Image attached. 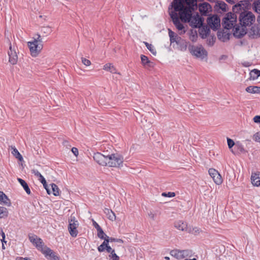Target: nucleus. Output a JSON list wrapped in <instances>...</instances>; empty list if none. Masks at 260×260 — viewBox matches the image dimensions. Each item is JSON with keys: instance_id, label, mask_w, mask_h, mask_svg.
<instances>
[{"instance_id": "nucleus-1", "label": "nucleus", "mask_w": 260, "mask_h": 260, "mask_svg": "<svg viewBox=\"0 0 260 260\" xmlns=\"http://www.w3.org/2000/svg\"><path fill=\"white\" fill-rule=\"evenodd\" d=\"M184 0H174L172 3V7L174 8L175 11L179 12V14L181 12L183 13L192 12L197 8L196 0H185L186 6L184 5Z\"/></svg>"}, {"instance_id": "nucleus-2", "label": "nucleus", "mask_w": 260, "mask_h": 260, "mask_svg": "<svg viewBox=\"0 0 260 260\" xmlns=\"http://www.w3.org/2000/svg\"><path fill=\"white\" fill-rule=\"evenodd\" d=\"M30 241L40 250L46 257H49L50 258L54 260H59V257L55 255L54 252L49 248L44 246L43 240L37 237L36 235H33L29 236Z\"/></svg>"}, {"instance_id": "nucleus-3", "label": "nucleus", "mask_w": 260, "mask_h": 260, "mask_svg": "<svg viewBox=\"0 0 260 260\" xmlns=\"http://www.w3.org/2000/svg\"><path fill=\"white\" fill-rule=\"evenodd\" d=\"M179 17L182 21L188 22L192 27H200L203 25V20L198 13L192 15V12L186 13L181 12L179 14Z\"/></svg>"}, {"instance_id": "nucleus-4", "label": "nucleus", "mask_w": 260, "mask_h": 260, "mask_svg": "<svg viewBox=\"0 0 260 260\" xmlns=\"http://www.w3.org/2000/svg\"><path fill=\"white\" fill-rule=\"evenodd\" d=\"M239 19L240 24L246 27L255 22V17L251 12L244 11L240 13Z\"/></svg>"}, {"instance_id": "nucleus-5", "label": "nucleus", "mask_w": 260, "mask_h": 260, "mask_svg": "<svg viewBox=\"0 0 260 260\" xmlns=\"http://www.w3.org/2000/svg\"><path fill=\"white\" fill-rule=\"evenodd\" d=\"M123 157L118 154H111L108 155V166L119 168L122 166Z\"/></svg>"}, {"instance_id": "nucleus-6", "label": "nucleus", "mask_w": 260, "mask_h": 260, "mask_svg": "<svg viewBox=\"0 0 260 260\" xmlns=\"http://www.w3.org/2000/svg\"><path fill=\"white\" fill-rule=\"evenodd\" d=\"M236 19L237 16L235 14L229 13L223 18L222 25L226 29H231L235 25Z\"/></svg>"}, {"instance_id": "nucleus-7", "label": "nucleus", "mask_w": 260, "mask_h": 260, "mask_svg": "<svg viewBox=\"0 0 260 260\" xmlns=\"http://www.w3.org/2000/svg\"><path fill=\"white\" fill-rule=\"evenodd\" d=\"M68 230L70 235L72 237H76L78 234L77 228L79 226V222L76 219L75 217L72 215L69 219Z\"/></svg>"}, {"instance_id": "nucleus-8", "label": "nucleus", "mask_w": 260, "mask_h": 260, "mask_svg": "<svg viewBox=\"0 0 260 260\" xmlns=\"http://www.w3.org/2000/svg\"><path fill=\"white\" fill-rule=\"evenodd\" d=\"M177 12L178 11H175L174 9V10H172L169 11V14L173 20L174 24L178 30L180 31L179 34L182 35L185 32V30H184V26L180 21Z\"/></svg>"}, {"instance_id": "nucleus-9", "label": "nucleus", "mask_w": 260, "mask_h": 260, "mask_svg": "<svg viewBox=\"0 0 260 260\" xmlns=\"http://www.w3.org/2000/svg\"><path fill=\"white\" fill-rule=\"evenodd\" d=\"M189 50L190 53L197 57L204 58L206 56V52L202 46L190 45Z\"/></svg>"}, {"instance_id": "nucleus-10", "label": "nucleus", "mask_w": 260, "mask_h": 260, "mask_svg": "<svg viewBox=\"0 0 260 260\" xmlns=\"http://www.w3.org/2000/svg\"><path fill=\"white\" fill-rule=\"evenodd\" d=\"M28 46L31 56L34 57L37 56L43 48V44L38 43L37 41L28 42Z\"/></svg>"}, {"instance_id": "nucleus-11", "label": "nucleus", "mask_w": 260, "mask_h": 260, "mask_svg": "<svg viewBox=\"0 0 260 260\" xmlns=\"http://www.w3.org/2000/svg\"><path fill=\"white\" fill-rule=\"evenodd\" d=\"M93 157L94 160L99 165L108 166V155L106 156L100 152H96L94 153Z\"/></svg>"}, {"instance_id": "nucleus-12", "label": "nucleus", "mask_w": 260, "mask_h": 260, "mask_svg": "<svg viewBox=\"0 0 260 260\" xmlns=\"http://www.w3.org/2000/svg\"><path fill=\"white\" fill-rule=\"evenodd\" d=\"M207 23L213 29L215 30L220 26V19L217 15H213L207 19Z\"/></svg>"}, {"instance_id": "nucleus-13", "label": "nucleus", "mask_w": 260, "mask_h": 260, "mask_svg": "<svg viewBox=\"0 0 260 260\" xmlns=\"http://www.w3.org/2000/svg\"><path fill=\"white\" fill-rule=\"evenodd\" d=\"M210 176L213 179L214 182L217 185L221 184L222 179L220 174L214 169L211 168L208 171Z\"/></svg>"}, {"instance_id": "nucleus-14", "label": "nucleus", "mask_w": 260, "mask_h": 260, "mask_svg": "<svg viewBox=\"0 0 260 260\" xmlns=\"http://www.w3.org/2000/svg\"><path fill=\"white\" fill-rule=\"evenodd\" d=\"M8 55L9 56V62L12 64H15L17 62L18 56L16 52V49L14 47H12L10 44L9 47V51L8 52Z\"/></svg>"}, {"instance_id": "nucleus-15", "label": "nucleus", "mask_w": 260, "mask_h": 260, "mask_svg": "<svg viewBox=\"0 0 260 260\" xmlns=\"http://www.w3.org/2000/svg\"><path fill=\"white\" fill-rule=\"evenodd\" d=\"M247 32V29L243 25H235L233 27V35L235 37L240 38Z\"/></svg>"}, {"instance_id": "nucleus-16", "label": "nucleus", "mask_w": 260, "mask_h": 260, "mask_svg": "<svg viewBox=\"0 0 260 260\" xmlns=\"http://www.w3.org/2000/svg\"><path fill=\"white\" fill-rule=\"evenodd\" d=\"M169 36L170 37L171 43H176L177 45L181 43L182 41L181 37L178 36L170 29H169Z\"/></svg>"}, {"instance_id": "nucleus-17", "label": "nucleus", "mask_w": 260, "mask_h": 260, "mask_svg": "<svg viewBox=\"0 0 260 260\" xmlns=\"http://www.w3.org/2000/svg\"><path fill=\"white\" fill-rule=\"evenodd\" d=\"M251 181L254 186H259L260 185V172L252 173Z\"/></svg>"}, {"instance_id": "nucleus-18", "label": "nucleus", "mask_w": 260, "mask_h": 260, "mask_svg": "<svg viewBox=\"0 0 260 260\" xmlns=\"http://www.w3.org/2000/svg\"><path fill=\"white\" fill-rule=\"evenodd\" d=\"M211 9L210 5L206 3L202 4L199 6V10L201 13L206 15Z\"/></svg>"}, {"instance_id": "nucleus-19", "label": "nucleus", "mask_w": 260, "mask_h": 260, "mask_svg": "<svg viewBox=\"0 0 260 260\" xmlns=\"http://www.w3.org/2000/svg\"><path fill=\"white\" fill-rule=\"evenodd\" d=\"M217 37L222 42H225L229 40L230 34L227 31H218Z\"/></svg>"}, {"instance_id": "nucleus-20", "label": "nucleus", "mask_w": 260, "mask_h": 260, "mask_svg": "<svg viewBox=\"0 0 260 260\" xmlns=\"http://www.w3.org/2000/svg\"><path fill=\"white\" fill-rule=\"evenodd\" d=\"M199 30V34L202 36V38H205L209 35L210 29L207 26H200Z\"/></svg>"}, {"instance_id": "nucleus-21", "label": "nucleus", "mask_w": 260, "mask_h": 260, "mask_svg": "<svg viewBox=\"0 0 260 260\" xmlns=\"http://www.w3.org/2000/svg\"><path fill=\"white\" fill-rule=\"evenodd\" d=\"M175 227L180 231H185L187 229V224L181 220L177 221L174 223Z\"/></svg>"}, {"instance_id": "nucleus-22", "label": "nucleus", "mask_w": 260, "mask_h": 260, "mask_svg": "<svg viewBox=\"0 0 260 260\" xmlns=\"http://www.w3.org/2000/svg\"><path fill=\"white\" fill-rule=\"evenodd\" d=\"M0 202L7 206H10L11 202L7 196L2 191L0 192Z\"/></svg>"}, {"instance_id": "nucleus-23", "label": "nucleus", "mask_w": 260, "mask_h": 260, "mask_svg": "<svg viewBox=\"0 0 260 260\" xmlns=\"http://www.w3.org/2000/svg\"><path fill=\"white\" fill-rule=\"evenodd\" d=\"M250 34L253 37H260V26L254 25L251 28Z\"/></svg>"}, {"instance_id": "nucleus-24", "label": "nucleus", "mask_w": 260, "mask_h": 260, "mask_svg": "<svg viewBox=\"0 0 260 260\" xmlns=\"http://www.w3.org/2000/svg\"><path fill=\"white\" fill-rule=\"evenodd\" d=\"M141 59L142 63L144 66H147L149 67H153V62H151L148 58L144 55H141Z\"/></svg>"}, {"instance_id": "nucleus-25", "label": "nucleus", "mask_w": 260, "mask_h": 260, "mask_svg": "<svg viewBox=\"0 0 260 260\" xmlns=\"http://www.w3.org/2000/svg\"><path fill=\"white\" fill-rule=\"evenodd\" d=\"M246 91L251 93H260V87L249 86L246 88Z\"/></svg>"}, {"instance_id": "nucleus-26", "label": "nucleus", "mask_w": 260, "mask_h": 260, "mask_svg": "<svg viewBox=\"0 0 260 260\" xmlns=\"http://www.w3.org/2000/svg\"><path fill=\"white\" fill-rule=\"evenodd\" d=\"M18 182L21 185V186L23 187L26 192L28 194H30L31 193L30 190L28 187V185H27V183L23 179L21 178H18L17 179Z\"/></svg>"}, {"instance_id": "nucleus-27", "label": "nucleus", "mask_w": 260, "mask_h": 260, "mask_svg": "<svg viewBox=\"0 0 260 260\" xmlns=\"http://www.w3.org/2000/svg\"><path fill=\"white\" fill-rule=\"evenodd\" d=\"M104 212L110 220L114 221L116 219L115 214L111 210L106 208L104 210Z\"/></svg>"}, {"instance_id": "nucleus-28", "label": "nucleus", "mask_w": 260, "mask_h": 260, "mask_svg": "<svg viewBox=\"0 0 260 260\" xmlns=\"http://www.w3.org/2000/svg\"><path fill=\"white\" fill-rule=\"evenodd\" d=\"M103 69L113 74L116 73L117 72L116 68L110 63H106L104 65Z\"/></svg>"}, {"instance_id": "nucleus-29", "label": "nucleus", "mask_w": 260, "mask_h": 260, "mask_svg": "<svg viewBox=\"0 0 260 260\" xmlns=\"http://www.w3.org/2000/svg\"><path fill=\"white\" fill-rule=\"evenodd\" d=\"M181 253V250L174 249L171 251L170 254L177 259H182Z\"/></svg>"}, {"instance_id": "nucleus-30", "label": "nucleus", "mask_w": 260, "mask_h": 260, "mask_svg": "<svg viewBox=\"0 0 260 260\" xmlns=\"http://www.w3.org/2000/svg\"><path fill=\"white\" fill-rule=\"evenodd\" d=\"M12 154L19 160L22 161L23 160V157L21 154L19 152L18 150L14 147H11Z\"/></svg>"}, {"instance_id": "nucleus-31", "label": "nucleus", "mask_w": 260, "mask_h": 260, "mask_svg": "<svg viewBox=\"0 0 260 260\" xmlns=\"http://www.w3.org/2000/svg\"><path fill=\"white\" fill-rule=\"evenodd\" d=\"M250 79L252 80L256 79L260 76V70L253 69L250 72Z\"/></svg>"}, {"instance_id": "nucleus-32", "label": "nucleus", "mask_w": 260, "mask_h": 260, "mask_svg": "<svg viewBox=\"0 0 260 260\" xmlns=\"http://www.w3.org/2000/svg\"><path fill=\"white\" fill-rule=\"evenodd\" d=\"M182 259L192 255V251L190 249L181 250Z\"/></svg>"}, {"instance_id": "nucleus-33", "label": "nucleus", "mask_w": 260, "mask_h": 260, "mask_svg": "<svg viewBox=\"0 0 260 260\" xmlns=\"http://www.w3.org/2000/svg\"><path fill=\"white\" fill-rule=\"evenodd\" d=\"M253 9L260 15V0H257L253 3Z\"/></svg>"}, {"instance_id": "nucleus-34", "label": "nucleus", "mask_w": 260, "mask_h": 260, "mask_svg": "<svg viewBox=\"0 0 260 260\" xmlns=\"http://www.w3.org/2000/svg\"><path fill=\"white\" fill-rule=\"evenodd\" d=\"M53 194L55 196H57L59 194V189L58 186L54 183L51 184Z\"/></svg>"}, {"instance_id": "nucleus-35", "label": "nucleus", "mask_w": 260, "mask_h": 260, "mask_svg": "<svg viewBox=\"0 0 260 260\" xmlns=\"http://www.w3.org/2000/svg\"><path fill=\"white\" fill-rule=\"evenodd\" d=\"M144 43L145 44L146 47L147 48V49L153 54V55H156V51L154 47V46L150 44H149L148 43L146 42H144Z\"/></svg>"}, {"instance_id": "nucleus-36", "label": "nucleus", "mask_w": 260, "mask_h": 260, "mask_svg": "<svg viewBox=\"0 0 260 260\" xmlns=\"http://www.w3.org/2000/svg\"><path fill=\"white\" fill-rule=\"evenodd\" d=\"M107 244H108V241L105 239L103 243L98 247V251L103 252L106 250Z\"/></svg>"}, {"instance_id": "nucleus-37", "label": "nucleus", "mask_w": 260, "mask_h": 260, "mask_svg": "<svg viewBox=\"0 0 260 260\" xmlns=\"http://www.w3.org/2000/svg\"><path fill=\"white\" fill-rule=\"evenodd\" d=\"M97 231L98 236L99 238L101 239H104L105 240V239H106V238H107V237H108L107 235L105 234L102 228L98 230Z\"/></svg>"}, {"instance_id": "nucleus-38", "label": "nucleus", "mask_w": 260, "mask_h": 260, "mask_svg": "<svg viewBox=\"0 0 260 260\" xmlns=\"http://www.w3.org/2000/svg\"><path fill=\"white\" fill-rule=\"evenodd\" d=\"M8 215L7 209L3 207H0V218L7 216Z\"/></svg>"}, {"instance_id": "nucleus-39", "label": "nucleus", "mask_w": 260, "mask_h": 260, "mask_svg": "<svg viewBox=\"0 0 260 260\" xmlns=\"http://www.w3.org/2000/svg\"><path fill=\"white\" fill-rule=\"evenodd\" d=\"M41 31L42 32L45 34H50L51 31L52 29L49 26H44L42 28Z\"/></svg>"}, {"instance_id": "nucleus-40", "label": "nucleus", "mask_w": 260, "mask_h": 260, "mask_svg": "<svg viewBox=\"0 0 260 260\" xmlns=\"http://www.w3.org/2000/svg\"><path fill=\"white\" fill-rule=\"evenodd\" d=\"M243 9L244 6L240 4L235 5L233 7V10L235 13H238L239 11H241Z\"/></svg>"}, {"instance_id": "nucleus-41", "label": "nucleus", "mask_w": 260, "mask_h": 260, "mask_svg": "<svg viewBox=\"0 0 260 260\" xmlns=\"http://www.w3.org/2000/svg\"><path fill=\"white\" fill-rule=\"evenodd\" d=\"M109 257L110 260H119V257L116 254L115 251L110 253Z\"/></svg>"}, {"instance_id": "nucleus-42", "label": "nucleus", "mask_w": 260, "mask_h": 260, "mask_svg": "<svg viewBox=\"0 0 260 260\" xmlns=\"http://www.w3.org/2000/svg\"><path fill=\"white\" fill-rule=\"evenodd\" d=\"M106 240L108 241V243L110 242H116L118 243H123V240L120 239H116L112 237H107Z\"/></svg>"}, {"instance_id": "nucleus-43", "label": "nucleus", "mask_w": 260, "mask_h": 260, "mask_svg": "<svg viewBox=\"0 0 260 260\" xmlns=\"http://www.w3.org/2000/svg\"><path fill=\"white\" fill-rule=\"evenodd\" d=\"M162 196L163 197H169L172 198L175 196V193L174 192H168L167 193L166 192H163L162 193Z\"/></svg>"}, {"instance_id": "nucleus-44", "label": "nucleus", "mask_w": 260, "mask_h": 260, "mask_svg": "<svg viewBox=\"0 0 260 260\" xmlns=\"http://www.w3.org/2000/svg\"><path fill=\"white\" fill-rule=\"evenodd\" d=\"M219 9L223 11H226L227 9V5L224 3H220L218 4Z\"/></svg>"}, {"instance_id": "nucleus-45", "label": "nucleus", "mask_w": 260, "mask_h": 260, "mask_svg": "<svg viewBox=\"0 0 260 260\" xmlns=\"http://www.w3.org/2000/svg\"><path fill=\"white\" fill-rule=\"evenodd\" d=\"M82 62L86 66H89L91 64V62L89 60L84 58H81Z\"/></svg>"}, {"instance_id": "nucleus-46", "label": "nucleus", "mask_w": 260, "mask_h": 260, "mask_svg": "<svg viewBox=\"0 0 260 260\" xmlns=\"http://www.w3.org/2000/svg\"><path fill=\"white\" fill-rule=\"evenodd\" d=\"M227 142H228V146L229 147V148H231L232 147L234 146V145H235V142H234V141L233 140H232L231 139H230V138H228L227 139Z\"/></svg>"}, {"instance_id": "nucleus-47", "label": "nucleus", "mask_w": 260, "mask_h": 260, "mask_svg": "<svg viewBox=\"0 0 260 260\" xmlns=\"http://www.w3.org/2000/svg\"><path fill=\"white\" fill-rule=\"evenodd\" d=\"M253 139L255 141L260 143V132L256 133L253 136Z\"/></svg>"}, {"instance_id": "nucleus-48", "label": "nucleus", "mask_w": 260, "mask_h": 260, "mask_svg": "<svg viewBox=\"0 0 260 260\" xmlns=\"http://www.w3.org/2000/svg\"><path fill=\"white\" fill-rule=\"evenodd\" d=\"M31 172L38 178L41 175V174L37 170L33 169L31 170Z\"/></svg>"}, {"instance_id": "nucleus-49", "label": "nucleus", "mask_w": 260, "mask_h": 260, "mask_svg": "<svg viewBox=\"0 0 260 260\" xmlns=\"http://www.w3.org/2000/svg\"><path fill=\"white\" fill-rule=\"evenodd\" d=\"M106 250H107V251L109 253H112V252H113L114 250V249H112L109 245V243L107 244V247H106Z\"/></svg>"}, {"instance_id": "nucleus-50", "label": "nucleus", "mask_w": 260, "mask_h": 260, "mask_svg": "<svg viewBox=\"0 0 260 260\" xmlns=\"http://www.w3.org/2000/svg\"><path fill=\"white\" fill-rule=\"evenodd\" d=\"M253 119L254 122L260 123V115L254 116Z\"/></svg>"}, {"instance_id": "nucleus-51", "label": "nucleus", "mask_w": 260, "mask_h": 260, "mask_svg": "<svg viewBox=\"0 0 260 260\" xmlns=\"http://www.w3.org/2000/svg\"><path fill=\"white\" fill-rule=\"evenodd\" d=\"M33 41H37L38 43H42V40L41 38L40 35H37V38L35 39Z\"/></svg>"}, {"instance_id": "nucleus-52", "label": "nucleus", "mask_w": 260, "mask_h": 260, "mask_svg": "<svg viewBox=\"0 0 260 260\" xmlns=\"http://www.w3.org/2000/svg\"><path fill=\"white\" fill-rule=\"evenodd\" d=\"M148 217L152 220H155V214L153 213L152 212H150L148 213Z\"/></svg>"}, {"instance_id": "nucleus-53", "label": "nucleus", "mask_w": 260, "mask_h": 260, "mask_svg": "<svg viewBox=\"0 0 260 260\" xmlns=\"http://www.w3.org/2000/svg\"><path fill=\"white\" fill-rule=\"evenodd\" d=\"M72 151L75 156H77L78 155V150L77 148L73 147L72 148Z\"/></svg>"}, {"instance_id": "nucleus-54", "label": "nucleus", "mask_w": 260, "mask_h": 260, "mask_svg": "<svg viewBox=\"0 0 260 260\" xmlns=\"http://www.w3.org/2000/svg\"><path fill=\"white\" fill-rule=\"evenodd\" d=\"M38 179L42 184L46 183V180L42 175L39 177Z\"/></svg>"}, {"instance_id": "nucleus-55", "label": "nucleus", "mask_w": 260, "mask_h": 260, "mask_svg": "<svg viewBox=\"0 0 260 260\" xmlns=\"http://www.w3.org/2000/svg\"><path fill=\"white\" fill-rule=\"evenodd\" d=\"M200 232V230L198 228H193L192 231H191L192 233L196 234L199 233Z\"/></svg>"}, {"instance_id": "nucleus-56", "label": "nucleus", "mask_w": 260, "mask_h": 260, "mask_svg": "<svg viewBox=\"0 0 260 260\" xmlns=\"http://www.w3.org/2000/svg\"><path fill=\"white\" fill-rule=\"evenodd\" d=\"M93 225L96 229V230L101 229V226L94 220H93Z\"/></svg>"}, {"instance_id": "nucleus-57", "label": "nucleus", "mask_w": 260, "mask_h": 260, "mask_svg": "<svg viewBox=\"0 0 260 260\" xmlns=\"http://www.w3.org/2000/svg\"><path fill=\"white\" fill-rule=\"evenodd\" d=\"M44 188L46 189L47 193L49 194H50V190L48 189V187H47V183L46 182L45 184H43Z\"/></svg>"}, {"instance_id": "nucleus-58", "label": "nucleus", "mask_w": 260, "mask_h": 260, "mask_svg": "<svg viewBox=\"0 0 260 260\" xmlns=\"http://www.w3.org/2000/svg\"><path fill=\"white\" fill-rule=\"evenodd\" d=\"M227 2L231 3V4H234L236 3L238 0H225Z\"/></svg>"}, {"instance_id": "nucleus-59", "label": "nucleus", "mask_w": 260, "mask_h": 260, "mask_svg": "<svg viewBox=\"0 0 260 260\" xmlns=\"http://www.w3.org/2000/svg\"><path fill=\"white\" fill-rule=\"evenodd\" d=\"M243 66H245V67H249L250 66V63L248 62H245L243 63Z\"/></svg>"}, {"instance_id": "nucleus-60", "label": "nucleus", "mask_w": 260, "mask_h": 260, "mask_svg": "<svg viewBox=\"0 0 260 260\" xmlns=\"http://www.w3.org/2000/svg\"><path fill=\"white\" fill-rule=\"evenodd\" d=\"M1 235L2 236V239H3V240H4V239H5V234L3 230H1Z\"/></svg>"}, {"instance_id": "nucleus-61", "label": "nucleus", "mask_w": 260, "mask_h": 260, "mask_svg": "<svg viewBox=\"0 0 260 260\" xmlns=\"http://www.w3.org/2000/svg\"><path fill=\"white\" fill-rule=\"evenodd\" d=\"M18 260H31L29 258H19Z\"/></svg>"}, {"instance_id": "nucleus-62", "label": "nucleus", "mask_w": 260, "mask_h": 260, "mask_svg": "<svg viewBox=\"0 0 260 260\" xmlns=\"http://www.w3.org/2000/svg\"><path fill=\"white\" fill-rule=\"evenodd\" d=\"M1 241H2V243H4H4H6V242H7L5 241V239H4V240H3V239H2L1 240Z\"/></svg>"}, {"instance_id": "nucleus-63", "label": "nucleus", "mask_w": 260, "mask_h": 260, "mask_svg": "<svg viewBox=\"0 0 260 260\" xmlns=\"http://www.w3.org/2000/svg\"><path fill=\"white\" fill-rule=\"evenodd\" d=\"M2 249H6L4 243H2Z\"/></svg>"}, {"instance_id": "nucleus-64", "label": "nucleus", "mask_w": 260, "mask_h": 260, "mask_svg": "<svg viewBox=\"0 0 260 260\" xmlns=\"http://www.w3.org/2000/svg\"><path fill=\"white\" fill-rule=\"evenodd\" d=\"M165 260H170L169 257H167V256L165 257Z\"/></svg>"}]
</instances>
